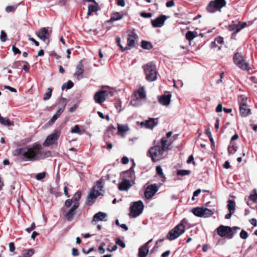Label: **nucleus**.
Returning <instances> with one entry per match:
<instances>
[{
  "label": "nucleus",
  "instance_id": "nucleus-1",
  "mask_svg": "<svg viewBox=\"0 0 257 257\" xmlns=\"http://www.w3.org/2000/svg\"><path fill=\"white\" fill-rule=\"evenodd\" d=\"M13 155L20 156L23 161H29L45 159L51 156V152L43 151L39 144H34L31 147L16 149L13 152Z\"/></svg>",
  "mask_w": 257,
  "mask_h": 257
},
{
  "label": "nucleus",
  "instance_id": "nucleus-2",
  "mask_svg": "<svg viewBox=\"0 0 257 257\" xmlns=\"http://www.w3.org/2000/svg\"><path fill=\"white\" fill-rule=\"evenodd\" d=\"M187 225V221L185 219H183L178 225L169 232L167 235V238L172 240L178 237L184 233Z\"/></svg>",
  "mask_w": 257,
  "mask_h": 257
},
{
  "label": "nucleus",
  "instance_id": "nucleus-3",
  "mask_svg": "<svg viewBox=\"0 0 257 257\" xmlns=\"http://www.w3.org/2000/svg\"><path fill=\"white\" fill-rule=\"evenodd\" d=\"M102 188L101 182L98 181L96 185L91 189L87 196V202L88 204H92L98 196L102 194L103 192Z\"/></svg>",
  "mask_w": 257,
  "mask_h": 257
},
{
  "label": "nucleus",
  "instance_id": "nucleus-4",
  "mask_svg": "<svg viewBox=\"0 0 257 257\" xmlns=\"http://www.w3.org/2000/svg\"><path fill=\"white\" fill-rule=\"evenodd\" d=\"M146 78L149 81L152 82L157 79L156 66L152 63L146 64L143 67Z\"/></svg>",
  "mask_w": 257,
  "mask_h": 257
},
{
  "label": "nucleus",
  "instance_id": "nucleus-5",
  "mask_svg": "<svg viewBox=\"0 0 257 257\" xmlns=\"http://www.w3.org/2000/svg\"><path fill=\"white\" fill-rule=\"evenodd\" d=\"M165 152L160 145H156L150 148L149 151L150 156L153 162L158 161L164 158V154Z\"/></svg>",
  "mask_w": 257,
  "mask_h": 257
},
{
  "label": "nucleus",
  "instance_id": "nucleus-6",
  "mask_svg": "<svg viewBox=\"0 0 257 257\" xmlns=\"http://www.w3.org/2000/svg\"><path fill=\"white\" fill-rule=\"evenodd\" d=\"M144 204L142 201L135 202L131 206L130 216L132 218H136L139 216L144 209Z\"/></svg>",
  "mask_w": 257,
  "mask_h": 257
},
{
  "label": "nucleus",
  "instance_id": "nucleus-7",
  "mask_svg": "<svg viewBox=\"0 0 257 257\" xmlns=\"http://www.w3.org/2000/svg\"><path fill=\"white\" fill-rule=\"evenodd\" d=\"M145 91L143 87L139 88L135 93L131 104L134 106H138L142 104V101L146 98Z\"/></svg>",
  "mask_w": 257,
  "mask_h": 257
},
{
  "label": "nucleus",
  "instance_id": "nucleus-8",
  "mask_svg": "<svg viewBox=\"0 0 257 257\" xmlns=\"http://www.w3.org/2000/svg\"><path fill=\"white\" fill-rule=\"evenodd\" d=\"M233 61L235 64L242 70H247L249 69L248 62L238 53H236L233 56Z\"/></svg>",
  "mask_w": 257,
  "mask_h": 257
},
{
  "label": "nucleus",
  "instance_id": "nucleus-9",
  "mask_svg": "<svg viewBox=\"0 0 257 257\" xmlns=\"http://www.w3.org/2000/svg\"><path fill=\"white\" fill-rule=\"evenodd\" d=\"M108 95L112 96L113 93L111 91L100 90L95 93L94 100L96 103L101 104L105 101L106 97Z\"/></svg>",
  "mask_w": 257,
  "mask_h": 257
},
{
  "label": "nucleus",
  "instance_id": "nucleus-10",
  "mask_svg": "<svg viewBox=\"0 0 257 257\" xmlns=\"http://www.w3.org/2000/svg\"><path fill=\"white\" fill-rule=\"evenodd\" d=\"M226 4L224 0H215L210 2L207 7V10L209 12L214 13L217 10H220Z\"/></svg>",
  "mask_w": 257,
  "mask_h": 257
},
{
  "label": "nucleus",
  "instance_id": "nucleus-11",
  "mask_svg": "<svg viewBox=\"0 0 257 257\" xmlns=\"http://www.w3.org/2000/svg\"><path fill=\"white\" fill-rule=\"evenodd\" d=\"M218 234L221 237H227L231 238L234 234L231 227L221 225L217 229Z\"/></svg>",
  "mask_w": 257,
  "mask_h": 257
},
{
  "label": "nucleus",
  "instance_id": "nucleus-12",
  "mask_svg": "<svg viewBox=\"0 0 257 257\" xmlns=\"http://www.w3.org/2000/svg\"><path fill=\"white\" fill-rule=\"evenodd\" d=\"M213 214L212 211L205 207H197L194 208V215L200 217L206 218Z\"/></svg>",
  "mask_w": 257,
  "mask_h": 257
},
{
  "label": "nucleus",
  "instance_id": "nucleus-13",
  "mask_svg": "<svg viewBox=\"0 0 257 257\" xmlns=\"http://www.w3.org/2000/svg\"><path fill=\"white\" fill-rule=\"evenodd\" d=\"M60 134V133L59 132H56L49 135L45 140V141L44 143V145L45 146H49L55 144L59 138Z\"/></svg>",
  "mask_w": 257,
  "mask_h": 257
},
{
  "label": "nucleus",
  "instance_id": "nucleus-14",
  "mask_svg": "<svg viewBox=\"0 0 257 257\" xmlns=\"http://www.w3.org/2000/svg\"><path fill=\"white\" fill-rule=\"evenodd\" d=\"M158 190V187L156 184L148 186L145 191L146 198L148 199L152 198L155 195Z\"/></svg>",
  "mask_w": 257,
  "mask_h": 257
},
{
  "label": "nucleus",
  "instance_id": "nucleus-15",
  "mask_svg": "<svg viewBox=\"0 0 257 257\" xmlns=\"http://www.w3.org/2000/svg\"><path fill=\"white\" fill-rule=\"evenodd\" d=\"M138 36L137 34L133 31H131L128 33L127 38V46L130 49L135 47L137 44Z\"/></svg>",
  "mask_w": 257,
  "mask_h": 257
},
{
  "label": "nucleus",
  "instance_id": "nucleus-16",
  "mask_svg": "<svg viewBox=\"0 0 257 257\" xmlns=\"http://www.w3.org/2000/svg\"><path fill=\"white\" fill-rule=\"evenodd\" d=\"M158 123V118H150L148 120L142 121L140 124L146 128L153 129Z\"/></svg>",
  "mask_w": 257,
  "mask_h": 257
},
{
  "label": "nucleus",
  "instance_id": "nucleus-17",
  "mask_svg": "<svg viewBox=\"0 0 257 257\" xmlns=\"http://www.w3.org/2000/svg\"><path fill=\"white\" fill-rule=\"evenodd\" d=\"M78 207L79 204L75 203L67 210V209H66V211H65L66 212L65 216L68 221H71L73 220L75 211L77 209Z\"/></svg>",
  "mask_w": 257,
  "mask_h": 257
},
{
  "label": "nucleus",
  "instance_id": "nucleus-18",
  "mask_svg": "<svg viewBox=\"0 0 257 257\" xmlns=\"http://www.w3.org/2000/svg\"><path fill=\"white\" fill-rule=\"evenodd\" d=\"M167 19V17L165 15H161L155 20H152L151 23L152 26L155 28H160L162 27Z\"/></svg>",
  "mask_w": 257,
  "mask_h": 257
},
{
  "label": "nucleus",
  "instance_id": "nucleus-19",
  "mask_svg": "<svg viewBox=\"0 0 257 257\" xmlns=\"http://www.w3.org/2000/svg\"><path fill=\"white\" fill-rule=\"evenodd\" d=\"M133 165V166L127 171L124 172V179H127L130 182H134L136 179V176L134 170V168L135 166L134 161L132 160Z\"/></svg>",
  "mask_w": 257,
  "mask_h": 257
},
{
  "label": "nucleus",
  "instance_id": "nucleus-20",
  "mask_svg": "<svg viewBox=\"0 0 257 257\" xmlns=\"http://www.w3.org/2000/svg\"><path fill=\"white\" fill-rule=\"evenodd\" d=\"M35 34L39 39L43 41H45L49 37L48 31L46 28H41L38 31L36 32Z\"/></svg>",
  "mask_w": 257,
  "mask_h": 257
},
{
  "label": "nucleus",
  "instance_id": "nucleus-21",
  "mask_svg": "<svg viewBox=\"0 0 257 257\" xmlns=\"http://www.w3.org/2000/svg\"><path fill=\"white\" fill-rule=\"evenodd\" d=\"M107 220V214L102 212H98L96 213L91 221L92 223H96L98 221H106Z\"/></svg>",
  "mask_w": 257,
  "mask_h": 257
},
{
  "label": "nucleus",
  "instance_id": "nucleus-22",
  "mask_svg": "<svg viewBox=\"0 0 257 257\" xmlns=\"http://www.w3.org/2000/svg\"><path fill=\"white\" fill-rule=\"evenodd\" d=\"M83 72L84 66L82 64V61H79L76 66V71L74 74V77L76 79L77 81H79L80 80L79 76H82Z\"/></svg>",
  "mask_w": 257,
  "mask_h": 257
},
{
  "label": "nucleus",
  "instance_id": "nucleus-23",
  "mask_svg": "<svg viewBox=\"0 0 257 257\" xmlns=\"http://www.w3.org/2000/svg\"><path fill=\"white\" fill-rule=\"evenodd\" d=\"M152 239L149 240L143 246L139 248V257H146L149 252V248L148 247V244L152 242Z\"/></svg>",
  "mask_w": 257,
  "mask_h": 257
},
{
  "label": "nucleus",
  "instance_id": "nucleus-24",
  "mask_svg": "<svg viewBox=\"0 0 257 257\" xmlns=\"http://www.w3.org/2000/svg\"><path fill=\"white\" fill-rule=\"evenodd\" d=\"M131 186V182L128 179H123V180L119 183L118 189L120 191H127Z\"/></svg>",
  "mask_w": 257,
  "mask_h": 257
},
{
  "label": "nucleus",
  "instance_id": "nucleus-25",
  "mask_svg": "<svg viewBox=\"0 0 257 257\" xmlns=\"http://www.w3.org/2000/svg\"><path fill=\"white\" fill-rule=\"evenodd\" d=\"M171 97L170 94L163 95L159 97V101L163 105H168L170 103Z\"/></svg>",
  "mask_w": 257,
  "mask_h": 257
},
{
  "label": "nucleus",
  "instance_id": "nucleus-26",
  "mask_svg": "<svg viewBox=\"0 0 257 257\" xmlns=\"http://www.w3.org/2000/svg\"><path fill=\"white\" fill-rule=\"evenodd\" d=\"M172 142L167 140L166 138H163L161 139L160 147L163 150L166 152L169 149V147L171 146Z\"/></svg>",
  "mask_w": 257,
  "mask_h": 257
},
{
  "label": "nucleus",
  "instance_id": "nucleus-27",
  "mask_svg": "<svg viewBox=\"0 0 257 257\" xmlns=\"http://www.w3.org/2000/svg\"><path fill=\"white\" fill-rule=\"evenodd\" d=\"M118 134L123 137V134L126 132L128 131L129 128L127 125H121L118 124Z\"/></svg>",
  "mask_w": 257,
  "mask_h": 257
},
{
  "label": "nucleus",
  "instance_id": "nucleus-28",
  "mask_svg": "<svg viewBox=\"0 0 257 257\" xmlns=\"http://www.w3.org/2000/svg\"><path fill=\"white\" fill-rule=\"evenodd\" d=\"M35 253L34 249H25L23 250L22 255L20 257H31Z\"/></svg>",
  "mask_w": 257,
  "mask_h": 257
},
{
  "label": "nucleus",
  "instance_id": "nucleus-29",
  "mask_svg": "<svg viewBox=\"0 0 257 257\" xmlns=\"http://www.w3.org/2000/svg\"><path fill=\"white\" fill-rule=\"evenodd\" d=\"M239 111L240 115L242 116L245 117L248 115L250 112V109L247 108V106H240Z\"/></svg>",
  "mask_w": 257,
  "mask_h": 257
},
{
  "label": "nucleus",
  "instance_id": "nucleus-30",
  "mask_svg": "<svg viewBox=\"0 0 257 257\" xmlns=\"http://www.w3.org/2000/svg\"><path fill=\"white\" fill-rule=\"evenodd\" d=\"M227 208L231 213H233L235 208V203L233 200H229L228 201Z\"/></svg>",
  "mask_w": 257,
  "mask_h": 257
},
{
  "label": "nucleus",
  "instance_id": "nucleus-31",
  "mask_svg": "<svg viewBox=\"0 0 257 257\" xmlns=\"http://www.w3.org/2000/svg\"><path fill=\"white\" fill-rule=\"evenodd\" d=\"M141 47L144 49L150 50L151 49H152L153 46L150 42L146 41H142Z\"/></svg>",
  "mask_w": 257,
  "mask_h": 257
},
{
  "label": "nucleus",
  "instance_id": "nucleus-32",
  "mask_svg": "<svg viewBox=\"0 0 257 257\" xmlns=\"http://www.w3.org/2000/svg\"><path fill=\"white\" fill-rule=\"evenodd\" d=\"M72 203H73V201H72V200L71 199H67L66 200L65 202V205H64V207H63L62 209H61V211L62 212V211H66V209L68 208H69L70 207H71V206L72 205Z\"/></svg>",
  "mask_w": 257,
  "mask_h": 257
},
{
  "label": "nucleus",
  "instance_id": "nucleus-33",
  "mask_svg": "<svg viewBox=\"0 0 257 257\" xmlns=\"http://www.w3.org/2000/svg\"><path fill=\"white\" fill-rule=\"evenodd\" d=\"M191 173V171L188 170H179L177 172V175L178 176H184L188 175Z\"/></svg>",
  "mask_w": 257,
  "mask_h": 257
},
{
  "label": "nucleus",
  "instance_id": "nucleus-34",
  "mask_svg": "<svg viewBox=\"0 0 257 257\" xmlns=\"http://www.w3.org/2000/svg\"><path fill=\"white\" fill-rule=\"evenodd\" d=\"M81 196V192L80 191H77L74 195L73 198L71 199L72 201H73V203H77L76 202H77Z\"/></svg>",
  "mask_w": 257,
  "mask_h": 257
},
{
  "label": "nucleus",
  "instance_id": "nucleus-35",
  "mask_svg": "<svg viewBox=\"0 0 257 257\" xmlns=\"http://www.w3.org/2000/svg\"><path fill=\"white\" fill-rule=\"evenodd\" d=\"M122 18V15L119 13H115L113 14V16L110 19V21H115L120 20Z\"/></svg>",
  "mask_w": 257,
  "mask_h": 257
},
{
  "label": "nucleus",
  "instance_id": "nucleus-36",
  "mask_svg": "<svg viewBox=\"0 0 257 257\" xmlns=\"http://www.w3.org/2000/svg\"><path fill=\"white\" fill-rule=\"evenodd\" d=\"M73 86V83L70 81L69 80L67 82L63 84L62 86V89H64L65 88L66 89H70Z\"/></svg>",
  "mask_w": 257,
  "mask_h": 257
},
{
  "label": "nucleus",
  "instance_id": "nucleus-37",
  "mask_svg": "<svg viewBox=\"0 0 257 257\" xmlns=\"http://www.w3.org/2000/svg\"><path fill=\"white\" fill-rule=\"evenodd\" d=\"M249 199L253 201H256L257 200V192L255 189L250 193Z\"/></svg>",
  "mask_w": 257,
  "mask_h": 257
},
{
  "label": "nucleus",
  "instance_id": "nucleus-38",
  "mask_svg": "<svg viewBox=\"0 0 257 257\" xmlns=\"http://www.w3.org/2000/svg\"><path fill=\"white\" fill-rule=\"evenodd\" d=\"M157 173L162 178L164 179L165 178L162 169L160 166H157L156 168Z\"/></svg>",
  "mask_w": 257,
  "mask_h": 257
},
{
  "label": "nucleus",
  "instance_id": "nucleus-39",
  "mask_svg": "<svg viewBox=\"0 0 257 257\" xmlns=\"http://www.w3.org/2000/svg\"><path fill=\"white\" fill-rule=\"evenodd\" d=\"M52 89L49 88L47 90V92L45 94L44 96L43 97L44 100H48L51 96L52 94Z\"/></svg>",
  "mask_w": 257,
  "mask_h": 257
},
{
  "label": "nucleus",
  "instance_id": "nucleus-40",
  "mask_svg": "<svg viewBox=\"0 0 257 257\" xmlns=\"http://www.w3.org/2000/svg\"><path fill=\"white\" fill-rule=\"evenodd\" d=\"M0 122L5 125L10 126L11 125V123L9 120V119H5L3 117H2V119L0 120Z\"/></svg>",
  "mask_w": 257,
  "mask_h": 257
},
{
  "label": "nucleus",
  "instance_id": "nucleus-41",
  "mask_svg": "<svg viewBox=\"0 0 257 257\" xmlns=\"http://www.w3.org/2000/svg\"><path fill=\"white\" fill-rule=\"evenodd\" d=\"M46 176V173L43 172L37 174L36 175V178L38 180H40L44 179Z\"/></svg>",
  "mask_w": 257,
  "mask_h": 257
},
{
  "label": "nucleus",
  "instance_id": "nucleus-42",
  "mask_svg": "<svg viewBox=\"0 0 257 257\" xmlns=\"http://www.w3.org/2000/svg\"><path fill=\"white\" fill-rule=\"evenodd\" d=\"M218 44H217V42L215 40L214 42L211 43V44L210 45V47L212 49L217 48L218 50H220L221 46V45H219Z\"/></svg>",
  "mask_w": 257,
  "mask_h": 257
},
{
  "label": "nucleus",
  "instance_id": "nucleus-43",
  "mask_svg": "<svg viewBox=\"0 0 257 257\" xmlns=\"http://www.w3.org/2000/svg\"><path fill=\"white\" fill-rule=\"evenodd\" d=\"M115 243L117 245H119L122 248H124L125 247V243L122 241L119 238H116L115 240Z\"/></svg>",
  "mask_w": 257,
  "mask_h": 257
},
{
  "label": "nucleus",
  "instance_id": "nucleus-44",
  "mask_svg": "<svg viewBox=\"0 0 257 257\" xmlns=\"http://www.w3.org/2000/svg\"><path fill=\"white\" fill-rule=\"evenodd\" d=\"M240 98L241 99L240 100V106H246V98L242 96H241Z\"/></svg>",
  "mask_w": 257,
  "mask_h": 257
},
{
  "label": "nucleus",
  "instance_id": "nucleus-45",
  "mask_svg": "<svg viewBox=\"0 0 257 257\" xmlns=\"http://www.w3.org/2000/svg\"><path fill=\"white\" fill-rule=\"evenodd\" d=\"M237 28H239L238 22L236 24L230 25L229 26V30L230 31H235L236 32V29H237Z\"/></svg>",
  "mask_w": 257,
  "mask_h": 257
},
{
  "label": "nucleus",
  "instance_id": "nucleus-46",
  "mask_svg": "<svg viewBox=\"0 0 257 257\" xmlns=\"http://www.w3.org/2000/svg\"><path fill=\"white\" fill-rule=\"evenodd\" d=\"M0 39L1 41L5 42L7 39V34L4 31H2L1 33Z\"/></svg>",
  "mask_w": 257,
  "mask_h": 257
},
{
  "label": "nucleus",
  "instance_id": "nucleus-47",
  "mask_svg": "<svg viewBox=\"0 0 257 257\" xmlns=\"http://www.w3.org/2000/svg\"><path fill=\"white\" fill-rule=\"evenodd\" d=\"M88 10L89 12H95L97 11V6L96 5H91L88 6Z\"/></svg>",
  "mask_w": 257,
  "mask_h": 257
},
{
  "label": "nucleus",
  "instance_id": "nucleus-48",
  "mask_svg": "<svg viewBox=\"0 0 257 257\" xmlns=\"http://www.w3.org/2000/svg\"><path fill=\"white\" fill-rule=\"evenodd\" d=\"M80 132H81V131H80L79 127L78 125H75V126L74 127V128L71 130V133L79 134V133H80Z\"/></svg>",
  "mask_w": 257,
  "mask_h": 257
},
{
  "label": "nucleus",
  "instance_id": "nucleus-49",
  "mask_svg": "<svg viewBox=\"0 0 257 257\" xmlns=\"http://www.w3.org/2000/svg\"><path fill=\"white\" fill-rule=\"evenodd\" d=\"M186 38L189 41L193 39V32L188 31L186 34Z\"/></svg>",
  "mask_w": 257,
  "mask_h": 257
},
{
  "label": "nucleus",
  "instance_id": "nucleus-50",
  "mask_svg": "<svg viewBox=\"0 0 257 257\" xmlns=\"http://www.w3.org/2000/svg\"><path fill=\"white\" fill-rule=\"evenodd\" d=\"M240 237L242 239H246L248 237V234L246 231L242 230L240 233Z\"/></svg>",
  "mask_w": 257,
  "mask_h": 257
},
{
  "label": "nucleus",
  "instance_id": "nucleus-51",
  "mask_svg": "<svg viewBox=\"0 0 257 257\" xmlns=\"http://www.w3.org/2000/svg\"><path fill=\"white\" fill-rule=\"evenodd\" d=\"M140 15H141V17H142L143 18H149L152 17V15L151 13H146L145 12L141 13Z\"/></svg>",
  "mask_w": 257,
  "mask_h": 257
},
{
  "label": "nucleus",
  "instance_id": "nucleus-52",
  "mask_svg": "<svg viewBox=\"0 0 257 257\" xmlns=\"http://www.w3.org/2000/svg\"><path fill=\"white\" fill-rule=\"evenodd\" d=\"M215 41L217 42V44L221 45L223 43V38L221 37H218L215 39Z\"/></svg>",
  "mask_w": 257,
  "mask_h": 257
},
{
  "label": "nucleus",
  "instance_id": "nucleus-53",
  "mask_svg": "<svg viewBox=\"0 0 257 257\" xmlns=\"http://www.w3.org/2000/svg\"><path fill=\"white\" fill-rule=\"evenodd\" d=\"M117 2V5L119 6L124 7L125 5V3L124 0H116Z\"/></svg>",
  "mask_w": 257,
  "mask_h": 257
},
{
  "label": "nucleus",
  "instance_id": "nucleus-54",
  "mask_svg": "<svg viewBox=\"0 0 257 257\" xmlns=\"http://www.w3.org/2000/svg\"><path fill=\"white\" fill-rule=\"evenodd\" d=\"M9 246L10 251H11L12 252H14L15 250V247L14 242H10L9 243Z\"/></svg>",
  "mask_w": 257,
  "mask_h": 257
},
{
  "label": "nucleus",
  "instance_id": "nucleus-55",
  "mask_svg": "<svg viewBox=\"0 0 257 257\" xmlns=\"http://www.w3.org/2000/svg\"><path fill=\"white\" fill-rule=\"evenodd\" d=\"M129 162V159L127 157H123L121 160V162L123 164H127Z\"/></svg>",
  "mask_w": 257,
  "mask_h": 257
},
{
  "label": "nucleus",
  "instance_id": "nucleus-56",
  "mask_svg": "<svg viewBox=\"0 0 257 257\" xmlns=\"http://www.w3.org/2000/svg\"><path fill=\"white\" fill-rule=\"evenodd\" d=\"M175 3L173 0L169 1L166 3V7L167 8H171L174 6Z\"/></svg>",
  "mask_w": 257,
  "mask_h": 257
},
{
  "label": "nucleus",
  "instance_id": "nucleus-57",
  "mask_svg": "<svg viewBox=\"0 0 257 257\" xmlns=\"http://www.w3.org/2000/svg\"><path fill=\"white\" fill-rule=\"evenodd\" d=\"M115 130V127L113 125H111L108 128L107 132L108 133H110L111 134H112L114 133Z\"/></svg>",
  "mask_w": 257,
  "mask_h": 257
},
{
  "label": "nucleus",
  "instance_id": "nucleus-58",
  "mask_svg": "<svg viewBox=\"0 0 257 257\" xmlns=\"http://www.w3.org/2000/svg\"><path fill=\"white\" fill-rule=\"evenodd\" d=\"M58 118V116L55 114L53 117L51 118V119L49 120V123L52 124Z\"/></svg>",
  "mask_w": 257,
  "mask_h": 257
},
{
  "label": "nucleus",
  "instance_id": "nucleus-59",
  "mask_svg": "<svg viewBox=\"0 0 257 257\" xmlns=\"http://www.w3.org/2000/svg\"><path fill=\"white\" fill-rule=\"evenodd\" d=\"M15 10V7L13 6H7L6 8V11L8 13L14 11Z\"/></svg>",
  "mask_w": 257,
  "mask_h": 257
},
{
  "label": "nucleus",
  "instance_id": "nucleus-60",
  "mask_svg": "<svg viewBox=\"0 0 257 257\" xmlns=\"http://www.w3.org/2000/svg\"><path fill=\"white\" fill-rule=\"evenodd\" d=\"M12 50L15 54L21 53V51H20V50L18 48L15 47L14 46L12 47Z\"/></svg>",
  "mask_w": 257,
  "mask_h": 257
},
{
  "label": "nucleus",
  "instance_id": "nucleus-61",
  "mask_svg": "<svg viewBox=\"0 0 257 257\" xmlns=\"http://www.w3.org/2000/svg\"><path fill=\"white\" fill-rule=\"evenodd\" d=\"M35 228V223H33L31 225V226L30 227V228H27L26 229V230L28 232H30L31 231H32V230H33Z\"/></svg>",
  "mask_w": 257,
  "mask_h": 257
},
{
  "label": "nucleus",
  "instance_id": "nucleus-62",
  "mask_svg": "<svg viewBox=\"0 0 257 257\" xmlns=\"http://www.w3.org/2000/svg\"><path fill=\"white\" fill-rule=\"evenodd\" d=\"M246 25V23H242L241 25L240 26H239V28H237V29H236V33L238 32L241 29L244 28L245 27Z\"/></svg>",
  "mask_w": 257,
  "mask_h": 257
},
{
  "label": "nucleus",
  "instance_id": "nucleus-63",
  "mask_svg": "<svg viewBox=\"0 0 257 257\" xmlns=\"http://www.w3.org/2000/svg\"><path fill=\"white\" fill-rule=\"evenodd\" d=\"M105 245V243H102V245L99 246L98 250L100 251V253L103 254L105 252V249L103 248V246Z\"/></svg>",
  "mask_w": 257,
  "mask_h": 257
},
{
  "label": "nucleus",
  "instance_id": "nucleus-64",
  "mask_svg": "<svg viewBox=\"0 0 257 257\" xmlns=\"http://www.w3.org/2000/svg\"><path fill=\"white\" fill-rule=\"evenodd\" d=\"M222 109L223 110L222 105L221 104H219L216 108V111L217 112H220L222 110Z\"/></svg>",
  "mask_w": 257,
  "mask_h": 257
}]
</instances>
